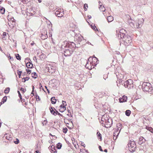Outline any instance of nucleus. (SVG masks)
<instances>
[{
  "instance_id": "obj_34",
  "label": "nucleus",
  "mask_w": 153,
  "mask_h": 153,
  "mask_svg": "<svg viewBox=\"0 0 153 153\" xmlns=\"http://www.w3.org/2000/svg\"><path fill=\"white\" fill-rule=\"evenodd\" d=\"M64 13L63 11H62L61 13L58 15H56V16L58 17H62L63 16Z\"/></svg>"
},
{
  "instance_id": "obj_23",
  "label": "nucleus",
  "mask_w": 153,
  "mask_h": 153,
  "mask_svg": "<svg viewBox=\"0 0 153 153\" xmlns=\"http://www.w3.org/2000/svg\"><path fill=\"white\" fill-rule=\"evenodd\" d=\"M51 102L53 104H55L56 103V100L55 99V97H52L51 98Z\"/></svg>"
},
{
  "instance_id": "obj_63",
  "label": "nucleus",
  "mask_w": 153,
  "mask_h": 153,
  "mask_svg": "<svg viewBox=\"0 0 153 153\" xmlns=\"http://www.w3.org/2000/svg\"><path fill=\"white\" fill-rule=\"evenodd\" d=\"M89 18V19H90L91 18V16H88Z\"/></svg>"
},
{
  "instance_id": "obj_62",
  "label": "nucleus",
  "mask_w": 153,
  "mask_h": 153,
  "mask_svg": "<svg viewBox=\"0 0 153 153\" xmlns=\"http://www.w3.org/2000/svg\"><path fill=\"white\" fill-rule=\"evenodd\" d=\"M38 1L39 3H41L42 2L41 0H38Z\"/></svg>"
},
{
  "instance_id": "obj_44",
  "label": "nucleus",
  "mask_w": 153,
  "mask_h": 153,
  "mask_svg": "<svg viewBox=\"0 0 153 153\" xmlns=\"http://www.w3.org/2000/svg\"><path fill=\"white\" fill-rule=\"evenodd\" d=\"M68 131V129L67 128H63V132L64 133H66Z\"/></svg>"
},
{
  "instance_id": "obj_60",
  "label": "nucleus",
  "mask_w": 153,
  "mask_h": 153,
  "mask_svg": "<svg viewBox=\"0 0 153 153\" xmlns=\"http://www.w3.org/2000/svg\"><path fill=\"white\" fill-rule=\"evenodd\" d=\"M3 34L4 36H6V33H3Z\"/></svg>"
},
{
  "instance_id": "obj_59",
  "label": "nucleus",
  "mask_w": 153,
  "mask_h": 153,
  "mask_svg": "<svg viewBox=\"0 0 153 153\" xmlns=\"http://www.w3.org/2000/svg\"><path fill=\"white\" fill-rule=\"evenodd\" d=\"M104 152H107V149H105L104 150Z\"/></svg>"
},
{
  "instance_id": "obj_31",
  "label": "nucleus",
  "mask_w": 153,
  "mask_h": 153,
  "mask_svg": "<svg viewBox=\"0 0 153 153\" xmlns=\"http://www.w3.org/2000/svg\"><path fill=\"white\" fill-rule=\"evenodd\" d=\"M29 79V77H28L23 78L22 79V82H25L26 81L28 80Z\"/></svg>"
},
{
  "instance_id": "obj_4",
  "label": "nucleus",
  "mask_w": 153,
  "mask_h": 153,
  "mask_svg": "<svg viewBox=\"0 0 153 153\" xmlns=\"http://www.w3.org/2000/svg\"><path fill=\"white\" fill-rule=\"evenodd\" d=\"M142 88L144 91H150L152 90L150 84L147 82L143 83L142 85Z\"/></svg>"
},
{
  "instance_id": "obj_45",
  "label": "nucleus",
  "mask_w": 153,
  "mask_h": 153,
  "mask_svg": "<svg viewBox=\"0 0 153 153\" xmlns=\"http://www.w3.org/2000/svg\"><path fill=\"white\" fill-rule=\"evenodd\" d=\"M55 111L54 112V113H53V114L55 116H56V115L58 114L59 112L57 111L56 110V109H55Z\"/></svg>"
},
{
  "instance_id": "obj_56",
  "label": "nucleus",
  "mask_w": 153,
  "mask_h": 153,
  "mask_svg": "<svg viewBox=\"0 0 153 153\" xmlns=\"http://www.w3.org/2000/svg\"><path fill=\"white\" fill-rule=\"evenodd\" d=\"M33 59L35 60H36V56H35L34 57H33Z\"/></svg>"
},
{
  "instance_id": "obj_15",
  "label": "nucleus",
  "mask_w": 153,
  "mask_h": 153,
  "mask_svg": "<svg viewBox=\"0 0 153 153\" xmlns=\"http://www.w3.org/2000/svg\"><path fill=\"white\" fill-rule=\"evenodd\" d=\"M127 97L126 96H124L123 97V98H120L119 99L120 102H125L126 101Z\"/></svg>"
},
{
  "instance_id": "obj_42",
  "label": "nucleus",
  "mask_w": 153,
  "mask_h": 153,
  "mask_svg": "<svg viewBox=\"0 0 153 153\" xmlns=\"http://www.w3.org/2000/svg\"><path fill=\"white\" fill-rule=\"evenodd\" d=\"M22 71H17V74L19 76V77H20V76L21 75V74L22 73Z\"/></svg>"
},
{
  "instance_id": "obj_58",
  "label": "nucleus",
  "mask_w": 153,
  "mask_h": 153,
  "mask_svg": "<svg viewBox=\"0 0 153 153\" xmlns=\"http://www.w3.org/2000/svg\"><path fill=\"white\" fill-rule=\"evenodd\" d=\"M58 115H59V116H62V115L61 114H60L59 112L58 113V114H57Z\"/></svg>"
},
{
  "instance_id": "obj_25",
  "label": "nucleus",
  "mask_w": 153,
  "mask_h": 153,
  "mask_svg": "<svg viewBox=\"0 0 153 153\" xmlns=\"http://www.w3.org/2000/svg\"><path fill=\"white\" fill-rule=\"evenodd\" d=\"M60 107L62 108L63 109L62 110H61L60 109L59 110V111L60 112H62L65 110L66 107L65 106V105H63L62 104L60 105Z\"/></svg>"
},
{
  "instance_id": "obj_46",
  "label": "nucleus",
  "mask_w": 153,
  "mask_h": 153,
  "mask_svg": "<svg viewBox=\"0 0 153 153\" xmlns=\"http://www.w3.org/2000/svg\"><path fill=\"white\" fill-rule=\"evenodd\" d=\"M17 92L19 94V97L20 99H22V95H21L19 91H17Z\"/></svg>"
},
{
  "instance_id": "obj_48",
  "label": "nucleus",
  "mask_w": 153,
  "mask_h": 153,
  "mask_svg": "<svg viewBox=\"0 0 153 153\" xmlns=\"http://www.w3.org/2000/svg\"><path fill=\"white\" fill-rule=\"evenodd\" d=\"M47 123V121L46 120H45L42 123L43 125L44 126L45 125H46Z\"/></svg>"
},
{
  "instance_id": "obj_10",
  "label": "nucleus",
  "mask_w": 153,
  "mask_h": 153,
  "mask_svg": "<svg viewBox=\"0 0 153 153\" xmlns=\"http://www.w3.org/2000/svg\"><path fill=\"white\" fill-rule=\"evenodd\" d=\"M90 64L88 63V62L87 61V63L85 65V67L87 68L89 70H91L93 68H94V66L93 64H91V62H90Z\"/></svg>"
},
{
  "instance_id": "obj_52",
  "label": "nucleus",
  "mask_w": 153,
  "mask_h": 153,
  "mask_svg": "<svg viewBox=\"0 0 153 153\" xmlns=\"http://www.w3.org/2000/svg\"><path fill=\"white\" fill-rule=\"evenodd\" d=\"M81 145L83 146L84 147H85V144H84V143L83 142H82L81 143Z\"/></svg>"
},
{
  "instance_id": "obj_47",
  "label": "nucleus",
  "mask_w": 153,
  "mask_h": 153,
  "mask_svg": "<svg viewBox=\"0 0 153 153\" xmlns=\"http://www.w3.org/2000/svg\"><path fill=\"white\" fill-rule=\"evenodd\" d=\"M62 105H65V106L67 105L66 102L65 101H62Z\"/></svg>"
},
{
  "instance_id": "obj_43",
  "label": "nucleus",
  "mask_w": 153,
  "mask_h": 153,
  "mask_svg": "<svg viewBox=\"0 0 153 153\" xmlns=\"http://www.w3.org/2000/svg\"><path fill=\"white\" fill-rule=\"evenodd\" d=\"M7 99V97H3L2 100H3V103H4L6 102Z\"/></svg>"
},
{
  "instance_id": "obj_57",
  "label": "nucleus",
  "mask_w": 153,
  "mask_h": 153,
  "mask_svg": "<svg viewBox=\"0 0 153 153\" xmlns=\"http://www.w3.org/2000/svg\"><path fill=\"white\" fill-rule=\"evenodd\" d=\"M52 36V34L50 33V32L49 33V37H51Z\"/></svg>"
},
{
  "instance_id": "obj_54",
  "label": "nucleus",
  "mask_w": 153,
  "mask_h": 153,
  "mask_svg": "<svg viewBox=\"0 0 153 153\" xmlns=\"http://www.w3.org/2000/svg\"><path fill=\"white\" fill-rule=\"evenodd\" d=\"M20 90L23 91V92H25V89L23 88H21Z\"/></svg>"
},
{
  "instance_id": "obj_50",
  "label": "nucleus",
  "mask_w": 153,
  "mask_h": 153,
  "mask_svg": "<svg viewBox=\"0 0 153 153\" xmlns=\"http://www.w3.org/2000/svg\"><path fill=\"white\" fill-rule=\"evenodd\" d=\"M36 99H38L39 100H40V98L39 97V96L37 95V94H36Z\"/></svg>"
},
{
  "instance_id": "obj_6",
  "label": "nucleus",
  "mask_w": 153,
  "mask_h": 153,
  "mask_svg": "<svg viewBox=\"0 0 153 153\" xmlns=\"http://www.w3.org/2000/svg\"><path fill=\"white\" fill-rule=\"evenodd\" d=\"M126 31L125 30L123 29L120 30L118 34V36L119 38H120L121 39L123 38L125 36H126Z\"/></svg>"
},
{
  "instance_id": "obj_5",
  "label": "nucleus",
  "mask_w": 153,
  "mask_h": 153,
  "mask_svg": "<svg viewBox=\"0 0 153 153\" xmlns=\"http://www.w3.org/2000/svg\"><path fill=\"white\" fill-rule=\"evenodd\" d=\"M124 86L128 89L130 88L133 86V81L131 79H129L125 81L124 83Z\"/></svg>"
},
{
  "instance_id": "obj_39",
  "label": "nucleus",
  "mask_w": 153,
  "mask_h": 153,
  "mask_svg": "<svg viewBox=\"0 0 153 153\" xmlns=\"http://www.w3.org/2000/svg\"><path fill=\"white\" fill-rule=\"evenodd\" d=\"M93 59H94V60H95V59L96 60H97L96 61V62H97V61H98V59H97V58H96V57H94V58H93ZM93 58H92L91 57H90L88 59V61H89L91 59H93Z\"/></svg>"
},
{
  "instance_id": "obj_32",
  "label": "nucleus",
  "mask_w": 153,
  "mask_h": 153,
  "mask_svg": "<svg viewBox=\"0 0 153 153\" xmlns=\"http://www.w3.org/2000/svg\"><path fill=\"white\" fill-rule=\"evenodd\" d=\"M54 146H53H53H51L52 149L51 150L52 153H56V150L54 148Z\"/></svg>"
},
{
  "instance_id": "obj_17",
  "label": "nucleus",
  "mask_w": 153,
  "mask_h": 153,
  "mask_svg": "<svg viewBox=\"0 0 153 153\" xmlns=\"http://www.w3.org/2000/svg\"><path fill=\"white\" fill-rule=\"evenodd\" d=\"M26 66L28 68H31L33 66V64L29 62L26 64Z\"/></svg>"
},
{
  "instance_id": "obj_37",
  "label": "nucleus",
  "mask_w": 153,
  "mask_h": 153,
  "mask_svg": "<svg viewBox=\"0 0 153 153\" xmlns=\"http://www.w3.org/2000/svg\"><path fill=\"white\" fill-rule=\"evenodd\" d=\"M91 28L94 30H97V31H98L97 28L94 25H91Z\"/></svg>"
},
{
  "instance_id": "obj_36",
  "label": "nucleus",
  "mask_w": 153,
  "mask_h": 153,
  "mask_svg": "<svg viewBox=\"0 0 153 153\" xmlns=\"http://www.w3.org/2000/svg\"><path fill=\"white\" fill-rule=\"evenodd\" d=\"M62 144L60 143H58L57 144V148L58 149H60L62 147Z\"/></svg>"
},
{
  "instance_id": "obj_28",
  "label": "nucleus",
  "mask_w": 153,
  "mask_h": 153,
  "mask_svg": "<svg viewBox=\"0 0 153 153\" xmlns=\"http://www.w3.org/2000/svg\"><path fill=\"white\" fill-rule=\"evenodd\" d=\"M131 112L130 110H127L125 112L126 115L127 116H130Z\"/></svg>"
},
{
  "instance_id": "obj_20",
  "label": "nucleus",
  "mask_w": 153,
  "mask_h": 153,
  "mask_svg": "<svg viewBox=\"0 0 153 153\" xmlns=\"http://www.w3.org/2000/svg\"><path fill=\"white\" fill-rule=\"evenodd\" d=\"M130 19H131L128 20V23L131 26V27H133L134 26V23H133V22H132V21L131 18H130Z\"/></svg>"
},
{
  "instance_id": "obj_55",
  "label": "nucleus",
  "mask_w": 153,
  "mask_h": 153,
  "mask_svg": "<svg viewBox=\"0 0 153 153\" xmlns=\"http://www.w3.org/2000/svg\"><path fill=\"white\" fill-rule=\"evenodd\" d=\"M39 86H40V89H41L42 88V84L41 83H40V84H39Z\"/></svg>"
},
{
  "instance_id": "obj_40",
  "label": "nucleus",
  "mask_w": 153,
  "mask_h": 153,
  "mask_svg": "<svg viewBox=\"0 0 153 153\" xmlns=\"http://www.w3.org/2000/svg\"><path fill=\"white\" fill-rule=\"evenodd\" d=\"M16 56V58L17 59L19 60L21 59V57L18 54H17Z\"/></svg>"
},
{
  "instance_id": "obj_53",
  "label": "nucleus",
  "mask_w": 153,
  "mask_h": 153,
  "mask_svg": "<svg viewBox=\"0 0 153 153\" xmlns=\"http://www.w3.org/2000/svg\"><path fill=\"white\" fill-rule=\"evenodd\" d=\"M99 148L100 150V151H101V152L103 151V150H102V147H101L100 146H99Z\"/></svg>"
},
{
  "instance_id": "obj_13",
  "label": "nucleus",
  "mask_w": 153,
  "mask_h": 153,
  "mask_svg": "<svg viewBox=\"0 0 153 153\" xmlns=\"http://www.w3.org/2000/svg\"><path fill=\"white\" fill-rule=\"evenodd\" d=\"M146 140L142 137H140L139 138V140L138 141V143L140 145H141L143 143H145Z\"/></svg>"
},
{
  "instance_id": "obj_61",
  "label": "nucleus",
  "mask_w": 153,
  "mask_h": 153,
  "mask_svg": "<svg viewBox=\"0 0 153 153\" xmlns=\"http://www.w3.org/2000/svg\"><path fill=\"white\" fill-rule=\"evenodd\" d=\"M34 86H33V87H32V89H33L32 91H34Z\"/></svg>"
},
{
  "instance_id": "obj_24",
  "label": "nucleus",
  "mask_w": 153,
  "mask_h": 153,
  "mask_svg": "<svg viewBox=\"0 0 153 153\" xmlns=\"http://www.w3.org/2000/svg\"><path fill=\"white\" fill-rule=\"evenodd\" d=\"M48 37L47 34L46 33L45 35H43L42 33V34L41 36V39L43 40H44L47 38Z\"/></svg>"
},
{
  "instance_id": "obj_2",
  "label": "nucleus",
  "mask_w": 153,
  "mask_h": 153,
  "mask_svg": "<svg viewBox=\"0 0 153 153\" xmlns=\"http://www.w3.org/2000/svg\"><path fill=\"white\" fill-rule=\"evenodd\" d=\"M122 39L123 42V44L126 46L129 45L131 42V38L129 35H126Z\"/></svg>"
},
{
  "instance_id": "obj_14",
  "label": "nucleus",
  "mask_w": 153,
  "mask_h": 153,
  "mask_svg": "<svg viewBox=\"0 0 153 153\" xmlns=\"http://www.w3.org/2000/svg\"><path fill=\"white\" fill-rule=\"evenodd\" d=\"M36 12L33 10L31 8L30 9L29 12H27V15L28 16H33L34 15Z\"/></svg>"
},
{
  "instance_id": "obj_64",
  "label": "nucleus",
  "mask_w": 153,
  "mask_h": 153,
  "mask_svg": "<svg viewBox=\"0 0 153 153\" xmlns=\"http://www.w3.org/2000/svg\"><path fill=\"white\" fill-rule=\"evenodd\" d=\"M33 91H32V92L31 93V94H33V95H34V93H33Z\"/></svg>"
},
{
  "instance_id": "obj_33",
  "label": "nucleus",
  "mask_w": 153,
  "mask_h": 153,
  "mask_svg": "<svg viewBox=\"0 0 153 153\" xmlns=\"http://www.w3.org/2000/svg\"><path fill=\"white\" fill-rule=\"evenodd\" d=\"M12 142L16 144H18L19 143V141L18 139L16 138V141L13 140L12 141Z\"/></svg>"
},
{
  "instance_id": "obj_27",
  "label": "nucleus",
  "mask_w": 153,
  "mask_h": 153,
  "mask_svg": "<svg viewBox=\"0 0 153 153\" xmlns=\"http://www.w3.org/2000/svg\"><path fill=\"white\" fill-rule=\"evenodd\" d=\"M146 128L147 130L150 131L151 132H153V129L151 127L146 126Z\"/></svg>"
},
{
  "instance_id": "obj_49",
  "label": "nucleus",
  "mask_w": 153,
  "mask_h": 153,
  "mask_svg": "<svg viewBox=\"0 0 153 153\" xmlns=\"http://www.w3.org/2000/svg\"><path fill=\"white\" fill-rule=\"evenodd\" d=\"M26 71L27 74H30L31 73V70L29 69H26Z\"/></svg>"
},
{
  "instance_id": "obj_51",
  "label": "nucleus",
  "mask_w": 153,
  "mask_h": 153,
  "mask_svg": "<svg viewBox=\"0 0 153 153\" xmlns=\"http://www.w3.org/2000/svg\"><path fill=\"white\" fill-rule=\"evenodd\" d=\"M45 88H46V89H47V90L48 91V94H50V91L48 89L47 87L46 86H45Z\"/></svg>"
},
{
  "instance_id": "obj_19",
  "label": "nucleus",
  "mask_w": 153,
  "mask_h": 153,
  "mask_svg": "<svg viewBox=\"0 0 153 153\" xmlns=\"http://www.w3.org/2000/svg\"><path fill=\"white\" fill-rule=\"evenodd\" d=\"M97 137L99 139L100 141L102 140V135L99 131H97Z\"/></svg>"
},
{
  "instance_id": "obj_3",
  "label": "nucleus",
  "mask_w": 153,
  "mask_h": 153,
  "mask_svg": "<svg viewBox=\"0 0 153 153\" xmlns=\"http://www.w3.org/2000/svg\"><path fill=\"white\" fill-rule=\"evenodd\" d=\"M128 145L129 148V150L131 152H133L135 151L136 146L134 141L130 140Z\"/></svg>"
},
{
  "instance_id": "obj_9",
  "label": "nucleus",
  "mask_w": 153,
  "mask_h": 153,
  "mask_svg": "<svg viewBox=\"0 0 153 153\" xmlns=\"http://www.w3.org/2000/svg\"><path fill=\"white\" fill-rule=\"evenodd\" d=\"M105 115L102 116L100 121V123L102 124V125L103 126H104L105 127H108L106 126L105 124L103 123V122H105V123H107L108 122L109 123V119L107 118L106 119H105Z\"/></svg>"
},
{
  "instance_id": "obj_29",
  "label": "nucleus",
  "mask_w": 153,
  "mask_h": 153,
  "mask_svg": "<svg viewBox=\"0 0 153 153\" xmlns=\"http://www.w3.org/2000/svg\"><path fill=\"white\" fill-rule=\"evenodd\" d=\"M118 126H119V127L118 128V130H119L120 131H119V133H118V134L117 135V136L118 135L119 133L120 132V130L121 129V127L122 126V125L120 124L119 123V124H117V127H118Z\"/></svg>"
},
{
  "instance_id": "obj_12",
  "label": "nucleus",
  "mask_w": 153,
  "mask_h": 153,
  "mask_svg": "<svg viewBox=\"0 0 153 153\" xmlns=\"http://www.w3.org/2000/svg\"><path fill=\"white\" fill-rule=\"evenodd\" d=\"M75 39L76 41L80 42H81L82 39L84 40L83 37L81 35L76 36Z\"/></svg>"
},
{
  "instance_id": "obj_1",
  "label": "nucleus",
  "mask_w": 153,
  "mask_h": 153,
  "mask_svg": "<svg viewBox=\"0 0 153 153\" xmlns=\"http://www.w3.org/2000/svg\"><path fill=\"white\" fill-rule=\"evenodd\" d=\"M76 47L73 42L64 41L62 44L61 48L65 56H69L72 54Z\"/></svg>"
},
{
  "instance_id": "obj_16",
  "label": "nucleus",
  "mask_w": 153,
  "mask_h": 153,
  "mask_svg": "<svg viewBox=\"0 0 153 153\" xmlns=\"http://www.w3.org/2000/svg\"><path fill=\"white\" fill-rule=\"evenodd\" d=\"M114 18L111 16H109L107 17V20L108 22H110L113 20Z\"/></svg>"
},
{
  "instance_id": "obj_11",
  "label": "nucleus",
  "mask_w": 153,
  "mask_h": 153,
  "mask_svg": "<svg viewBox=\"0 0 153 153\" xmlns=\"http://www.w3.org/2000/svg\"><path fill=\"white\" fill-rule=\"evenodd\" d=\"M13 20L11 21H9L8 23V25H9L10 27L11 28H12L14 27L15 24V22L14 21V19L13 18Z\"/></svg>"
},
{
  "instance_id": "obj_30",
  "label": "nucleus",
  "mask_w": 153,
  "mask_h": 153,
  "mask_svg": "<svg viewBox=\"0 0 153 153\" xmlns=\"http://www.w3.org/2000/svg\"><path fill=\"white\" fill-rule=\"evenodd\" d=\"M10 90V88L9 87L7 88L4 90V93L6 94L8 93Z\"/></svg>"
},
{
  "instance_id": "obj_35",
  "label": "nucleus",
  "mask_w": 153,
  "mask_h": 153,
  "mask_svg": "<svg viewBox=\"0 0 153 153\" xmlns=\"http://www.w3.org/2000/svg\"><path fill=\"white\" fill-rule=\"evenodd\" d=\"M53 109L54 110H55V109L53 107H51L50 108V112L52 114H53V113H54L53 112H54L55 111H54Z\"/></svg>"
},
{
  "instance_id": "obj_41",
  "label": "nucleus",
  "mask_w": 153,
  "mask_h": 153,
  "mask_svg": "<svg viewBox=\"0 0 153 153\" xmlns=\"http://www.w3.org/2000/svg\"><path fill=\"white\" fill-rule=\"evenodd\" d=\"M86 7L87 8H88V5L87 4H84V10H85V11H86L87 10V8H86Z\"/></svg>"
},
{
  "instance_id": "obj_21",
  "label": "nucleus",
  "mask_w": 153,
  "mask_h": 153,
  "mask_svg": "<svg viewBox=\"0 0 153 153\" xmlns=\"http://www.w3.org/2000/svg\"><path fill=\"white\" fill-rule=\"evenodd\" d=\"M55 11V14L56 15H58L60 13H61L62 12H61V9H56L55 10H54Z\"/></svg>"
},
{
  "instance_id": "obj_26",
  "label": "nucleus",
  "mask_w": 153,
  "mask_h": 153,
  "mask_svg": "<svg viewBox=\"0 0 153 153\" xmlns=\"http://www.w3.org/2000/svg\"><path fill=\"white\" fill-rule=\"evenodd\" d=\"M31 75L32 76V77L34 79H36L37 77V75L36 74V73L35 72H33V73H32L31 74Z\"/></svg>"
},
{
  "instance_id": "obj_38",
  "label": "nucleus",
  "mask_w": 153,
  "mask_h": 153,
  "mask_svg": "<svg viewBox=\"0 0 153 153\" xmlns=\"http://www.w3.org/2000/svg\"><path fill=\"white\" fill-rule=\"evenodd\" d=\"M1 10V12L2 14H3L4 13L5 11V9L2 7V8H1L0 9Z\"/></svg>"
},
{
  "instance_id": "obj_22",
  "label": "nucleus",
  "mask_w": 153,
  "mask_h": 153,
  "mask_svg": "<svg viewBox=\"0 0 153 153\" xmlns=\"http://www.w3.org/2000/svg\"><path fill=\"white\" fill-rule=\"evenodd\" d=\"M10 136L9 135H7V136L5 137V138H6L7 140H8L9 142H11L12 140V137H10Z\"/></svg>"
},
{
  "instance_id": "obj_8",
  "label": "nucleus",
  "mask_w": 153,
  "mask_h": 153,
  "mask_svg": "<svg viewBox=\"0 0 153 153\" xmlns=\"http://www.w3.org/2000/svg\"><path fill=\"white\" fill-rule=\"evenodd\" d=\"M144 22V20L143 18H140L138 19L136 25L137 28H140L142 26Z\"/></svg>"
},
{
  "instance_id": "obj_7",
  "label": "nucleus",
  "mask_w": 153,
  "mask_h": 153,
  "mask_svg": "<svg viewBox=\"0 0 153 153\" xmlns=\"http://www.w3.org/2000/svg\"><path fill=\"white\" fill-rule=\"evenodd\" d=\"M47 68L48 71L51 73L54 72L55 71L56 67L55 66L49 64L47 65Z\"/></svg>"
},
{
  "instance_id": "obj_18",
  "label": "nucleus",
  "mask_w": 153,
  "mask_h": 153,
  "mask_svg": "<svg viewBox=\"0 0 153 153\" xmlns=\"http://www.w3.org/2000/svg\"><path fill=\"white\" fill-rule=\"evenodd\" d=\"M99 4H100V1L99 2ZM99 9L100 10L102 11H105V8L104 7V6H102V5L100 4Z\"/></svg>"
}]
</instances>
